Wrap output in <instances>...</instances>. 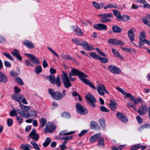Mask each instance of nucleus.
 Here are the masks:
<instances>
[{
  "instance_id": "obj_24",
  "label": "nucleus",
  "mask_w": 150,
  "mask_h": 150,
  "mask_svg": "<svg viewBox=\"0 0 150 150\" xmlns=\"http://www.w3.org/2000/svg\"><path fill=\"white\" fill-rule=\"evenodd\" d=\"M30 117H33V118H36L37 117L36 112L34 110L30 111L29 113L26 115V118H28Z\"/></svg>"
},
{
  "instance_id": "obj_16",
  "label": "nucleus",
  "mask_w": 150,
  "mask_h": 150,
  "mask_svg": "<svg viewBox=\"0 0 150 150\" xmlns=\"http://www.w3.org/2000/svg\"><path fill=\"white\" fill-rule=\"evenodd\" d=\"M11 53L13 57L17 58L18 60L20 61L22 60V57L21 56L18 51L16 49H14L13 51H11Z\"/></svg>"
},
{
  "instance_id": "obj_22",
  "label": "nucleus",
  "mask_w": 150,
  "mask_h": 150,
  "mask_svg": "<svg viewBox=\"0 0 150 150\" xmlns=\"http://www.w3.org/2000/svg\"><path fill=\"white\" fill-rule=\"evenodd\" d=\"M101 133L99 132L91 137L89 139V142L91 143H93L96 141L98 138L101 135Z\"/></svg>"
},
{
  "instance_id": "obj_9",
  "label": "nucleus",
  "mask_w": 150,
  "mask_h": 150,
  "mask_svg": "<svg viewBox=\"0 0 150 150\" xmlns=\"http://www.w3.org/2000/svg\"><path fill=\"white\" fill-rule=\"evenodd\" d=\"M55 128L53 126L52 122H48L46 125L44 129V131L45 133H52L55 130Z\"/></svg>"
},
{
  "instance_id": "obj_4",
  "label": "nucleus",
  "mask_w": 150,
  "mask_h": 150,
  "mask_svg": "<svg viewBox=\"0 0 150 150\" xmlns=\"http://www.w3.org/2000/svg\"><path fill=\"white\" fill-rule=\"evenodd\" d=\"M63 76H62V79L63 83L64 84L65 87L66 88H68L72 86L67 75L66 74L64 71H62Z\"/></svg>"
},
{
  "instance_id": "obj_25",
  "label": "nucleus",
  "mask_w": 150,
  "mask_h": 150,
  "mask_svg": "<svg viewBox=\"0 0 150 150\" xmlns=\"http://www.w3.org/2000/svg\"><path fill=\"white\" fill-rule=\"evenodd\" d=\"M29 59L31 61L32 63L35 64H39L40 62L38 59L35 56L33 55Z\"/></svg>"
},
{
  "instance_id": "obj_57",
  "label": "nucleus",
  "mask_w": 150,
  "mask_h": 150,
  "mask_svg": "<svg viewBox=\"0 0 150 150\" xmlns=\"http://www.w3.org/2000/svg\"><path fill=\"white\" fill-rule=\"evenodd\" d=\"M72 137L73 136H69L65 137L64 141L63 143H64V144H66L67 141L72 139Z\"/></svg>"
},
{
  "instance_id": "obj_58",
  "label": "nucleus",
  "mask_w": 150,
  "mask_h": 150,
  "mask_svg": "<svg viewBox=\"0 0 150 150\" xmlns=\"http://www.w3.org/2000/svg\"><path fill=\"white\" fill-rule=\"evenodd\" d=\"M104 17L106 18H113V16L112 13H104Z\"/></svg>"
},
{
  "instance_id": "obj_47",
  "label": "nucleus",
  "mask_w": 150,
  "mask_h": 150,
  "mask_svg": "<svg viewBox=\"0 0 150 150\" xmlns=\"http://www.w3.org/2000/svg\"><path fill=\"white\" fill-rule=\"evenodd\" d=\"M97 125V123L95 121H92L90 122V127L91 128L96 129Z\"/></svg>"
},
{
  "instance_id": "obj_39",
  "label": "nucleus",
  "mask_w": 150,
  "mask_h": 150,
  "mask_svg": "<svg viewBox=\"0 0 150 150\" xmlns=\"http://www.w3.org/2000/svg\"><path fill=\"white\" fill-rule=\"evenodd\" d=\"M89 54L92 58L96 59H98L100 57L96 53L94 52H91Z\"/></svg>"
},
{
  "instance_id": "obj_55",
  "label": "nucleus",
  "mask_w": 150,
  "mask_h": 150,
  "mask_svg": "<svg viewBox=\"0 0 150 150\" xmlns=\"http://www.w3.org/2000/svg\"><path fill=\"white\" fill-rule=\"evenodd\" d=\"M24 63L25 65L26 66H30L31 67H33V65L28 59H26L24 61Z\"/></svg>"
},
{
  "instance_id": "obj_64",
  "label": "nucleus",
  "mask_w": 150,
  "mask_h": 150,
  "mask_svg": "<svg viewBox=\"0 0 150 150\" xmlns=\"http://www.w3.org/2000/svg\"><path fill=\"white\" fill-rule=\"evenodd\" d=\"M8 125L9 127L11 126L13 124V121L11 118H8L7 120Z\"/></svg>"
},
{
  "instance_id": "obj_60",
  "label": "nucleus",
  "mask_w": 150,
  "mask_h": 150,
  "mask_svg": "<svg viewBox=\"0 0 150 150\" xmlns=\"http://www.w3.org/2000/svg\"><path fill=\"white\" fill-rule=\"evenodd\" d=\"M144 6H143V8H148L150 9V5L145 0L144 1V2L143 3Z\"/></svg>"
},
{
  "instance_id": "obj_12",
  "label": "nucleus",
  "mask_w": 150,
  "mask_h": 150,
  "mask_svg": "<svg viewBox=\"0 0 150 150\" xmlns=\"http://www.w3.org/2000/svg\"><path fill=\"white\" fill-rule=\"evenodd\" d=\"M29 136L35 141H38L39 138V135L37 133L35 129L32 130L29 134Z\"/></svg>"
},
{
  "instance_id": "obj_28",
  "label": "nucleus",
  "mask_w": 150,
  "mask_h": 150,
  "mask_svg": "<svg viewBox=\"0 0 150 150\" xmlns=\"http://www.w3.org/2000/svg\"><path fill=\"white\" fill-rule=\"evenodd\" d=\"M7 80L6 76L3 73L0 72V82L6 83Z\"/></svg>"
},
{
  "instance_id": "obj_51",
  "label": "nucleus",
  "mask_w": 150,
  "mask_h": 150,
  "mask_svg": "<svg viewBox=\"0 0 150 150\" xmlns=\"http://www.w3.org/2000/svg\"><path fill=\"white\" fill-rule=\"evenodd\" d=\"M16 111L21 116L25 118H26L25 116L26 115H25V113L24 112L22 111L20 109H16Z\"/></svg>"
},
{
  "instance_id": "obj_15",
  "label": "nucleus",
  "mask_w": 150,
  "mask_h": 150,
  "mask_svg": "<svg viewBox=\"0 0 150 150\" xmlns=\"http://www.w3.org/2000/svg\"><path fill=\"white\" fill-rule=\"evenodd\" d=\"M72 27L74 32L77 35L81 36L83 35L84 33L80 28L75 26H73Z\"/></svg>"
},
{
  "instance_id": "obj_44",
  "label": "nucleus",
  "mask_w": 150,
  "mask_h": 150,
  "mask_svg": "<svg viewBox=\"0 0 150 150\" xmlns=\"http://www.w3.org/2000/svg\"><path fill=\"white\" fill-rule=\"evenodd\" d=\"M13 110H11L9 114L10 116H16H16L18 115L17 113L16 112V110L14 108H13Z\"/></svg>"
},
{
  "instance_id": "obj_46",
  "label": "nucleus",
  "mask_w": 150,
  "mask_h": 150,
  "mask_svg": "<svg viewBox=\"0 0 150 150\" xmlns=\"http://www.w3.org/2000/svg\"><path fill=\"white\" fill-rule=\"evenodd\" d=\"M42 71V68L40 66H38L35 68V72L36 74H39Z\"/></svg>"
},
{
  "instance_id": "obj_33",
  "label": "nucleus",
  "mask_w": 150,
  "mask_h": 150,
  "mask_svg": "<svg viewBox=\"0 0 150 150\" xmlns=\"http://www.w3.org/2000/svg\"><path fill=\"white\" fill-rule=\"evenodd\" d=\"M72 40L75 44L81 46L82 45L84 41L80 39H78L75 38L73 39Z\"/></svg>"
},
{
  "instance_id": "obj_61",
  "label": "nucleus",
  "mask_w": 150,
  "mask_h": 150,
  "mask_svg": "<svg viewBox=\"0 0 150 150\" xmlns=\"http://www.w3.org/2000/svg\"><path fill=\"white\" fill-rule=\"evenodd\" d=\"M16 119L18 122L21 124L23 122V118L21 116L18 117L17 115L16 117Z\"/></svg>"
},
{
  "instance_id": "obj_63",
  "label": "nucleus",
  "mask_w": 150,
  "mask_h": 150,
  "mask_svg": "<svg viewBox=\"0 0 150 150\" xmlns=\"http://www.w3.org/2000/svg\"><path fill=\"white\" fill-rule=\"evenodd\" d=\"M88 132V130H83L81 131V132L79 134V137H81L83 135L85 134L86 133Z\"/></svg>"
},
{
  "instance_id": "obj_32",
  "label": "nucleus",
  "mask_w": 150,
  "mask_h": 150,
  "mask_svg": "<svg viewBox=\"0 0 150 150\" xmlns=\"http://www.w3.org/2000/svg\"><path fill=\"white\" fill-rule=\"evenodd\" d=\"M31 146L28 144H21L20 146V148L23 150H30V148Z\"/></svg>"
},
{
  "instance_id": "obj_20",
  "label": "nucleus",
  "mask_w": 150,
  "mask_h": 150,
  "mask_svg": "<svg viewBox=\"0 0 150 150\" xmlns=\"http://www.w3.org/2000/svg\"><path fill=\"white\" fill-rule=\"evenodd\" d=\"M23 97V95L21 94H14L12 95V99L16 101L19 102H21V99Z\"/></svg>"
},
{
  "instance_id": "obj_52",
  "label": "nucleus",
  "mask_w": 150,
  "mask_h": 150,
  "mask_svg": "<svg viewBox=\"0 0 150 150\" xmlns=\"http://www.w3.org/2000/svg\"><path fill=\"white\" fill-rule=\"evenodd\" d=\"M98 59H99L100 61L102 63H106L108 62V59L107 58L99 57Z\"/></svg>"
},
{
  "instance_id": "obj_48",
  "label": "nucleus",
  "mask_w": 150,
  "mask_h": 150,
  "mask_svg": "<svg viewBox=\"0 0 150 150\" xmlns=\"http://www.w3.org/2000/svg\"><path fill=\"white\" fill-rule=\"evenodd\" d=\"M30 143L33 145V148L36 150H40V149L38 145L35 142L32 141L30 142Z\"/></svg>"
},
{
  "instance_id": "obj_7",
  "label": "nucleus",
  "mask_w": 150,
  "mask_h": 150,
  "mask_svg": "<svg viewBox=\"0 0 150 150\" xmlns=\"http://www.w3.org/2000/svg\"><path fill=\"white\" fill-rule=\"evenodd\" d=\"M108 69L111 73L115 74H119L121 73L120 69L116 66L113 65H110L108 66Z\"/></svg>"
},
{
  "instance_id": "obj_8",
  "label": "nucleus",
  "mask_w": 150,
  "mask_h": 150,
  "mask_svg": "<svg viewBox=\"0 0 150 150\" xmlns=\"http://www.w3.org/2000/svg\"><path fill=\"white\" fill-rule=\"evenodd\" d=\"M108 43L115 45H124V42L122 41L115 39H109Z\"/></svg>"
},
{
  "instance_id": "obj_37",
  "label": "nucleus",
  "mask_w": 150,
  "mask_h": 150,
  "mask_svg": "<svg viewBox=\"0 0 150 150\" xmlns=\"http://www.w3.org/2000/svg\"><path fill=\"white\" fill-rule=\"evenodd\" d=\"M66 130H64L61 131L59 133V134L60 135H67L72 134L75 132V131H72L69 132H66Z\"/></svg>"
},
{
  "instance_id": "obj_5",
  "label": "nucleus",
  "mask_w": 150,
  "mask_h": 150,
  "mask_svg": "<svg viewBox=\"0 0 150 150\" xmlns=\"http://www.w3.org/2000/svg\"><path fill=\"white\" fill-rule=\"evenodd\" d=\"M77 112L82 115H84L88 113V110L86 108L81 105L79 103H77L75 105Z\"/></svg>"
},
{
  "instance_id": "obj_14",
  "label": "nucleus",
  "mask_w": 150,
  "mask_h": 150,
  "mask_svg": "<svg viewBox=\"0 0 150 150\" xmlns=\"http://www.w3.org/2000/svg\"><path fill=\"white\" fill-rule=\"evenodd\" d=\"M116 116L123 122H127L128 120L127 117L121 112H118L116 114Z\"/></svg>"
},
{
  "instance_id": "obj_45",
  "label": "nucleus",
  "mask_w": 150,
  "mask_h": 150,
  "mask_svg": "<svg viewBox=\"0 0 150 150\" xmlns=\"http://www.w3.org/2000/svg\"><path fill=\"white\" fill-rule=\"evenodd\" d=\"M15 80L16 82L20 85H24V83L22 79L18 77H16L15 78Z\"/></svg>"
},
{
  "instance_id": "obj_19",
  "label": "nucleus",
  "mask_w": 150,
  "mask_h": 150,
  "mask_svg": "<svg viewBox=\"0 0 150 150\" xmlns=\"http://www.w3.org/2000/svg\"><path fill=\"white\" fill-rule=\"evenodd\" d=\"M23 44L29 49H32L35 47V46L31 42L28 40H26L23 42Z\"/></svg>"
},
{
  "instance_id": "obj_41",
  "label": "nucleus",
  "mask_w": 150,
  "mask_h": 150,
  "mask_svg": "<svg viewBox=\"0 0 150 150\" xmlns=\"http://www.w3.org/2000/svg\"><path fill=\"white\" fill-rule=\"evenodd\" d=\"M130 19V17L127 15H122L119 21H127Z\"/></svg>"
},
{
  "instance_id": "obj_35",
  "label": "nucleus",
  "mask_w": 150,
  "mask_h": 150,
  "mask_svg": "<svg viewBox=\"0 0 150 150\" xmlns=\"http://www.w3.org/2000/svg\"><path fill=\"white\" fill-rule=\"evenodd\" d=\"M49 93L51 95L52 98L55 99L56 96V93L54 92L53 90L51 88H49L48 90Z\"/></svg>"
},
{
  "instance_id": "obj_50",
  "label": "nucleus",
  "mask_w": 150,
  "mask_h": 150,
  "mask_svg": "<svg viewBox=\"0 0 150 150\" xmlns=\"http://www.w3.org/2000/svg\"><path fill=\"white\" fill-rule=\"evenodd\" d=\"M99 124L102 127H105V120L103 118H101L99 119Z\"/></svg>"
},
{
  "instance_id": "obj_29",
  "label": "nucleus",
  "mask_w": 150,
  "mask_h": 150,
  "mask_svg": "<svg viewBox=\"0 0 150 150\" xmlns=\"http://www.w3.org/2000/svg\"><path fill=\"white\" fill-rule=\"evenodd\" d=\"M112 29L115 33H119L121 32L122 31V28L117 25H114L112 28Z\"/></svg>"
},
{
  "instance_id": "obj_56",
  "label": "nucleus",
  "mask_w": 150,
  "mask_h": 150,
  "mask_svg": "<svg viewBox=\"0 0 150 150\" xmlns=\"http://www.w3.org/2000/svg\"><path fill=\"white\" fill-rule=\"evenodd\" d=\"M100 109L103 112H109V110L105 107L103 106H101L100 108Z\"/></svg>"
},
{
  "instance_id": "obj_31",
  "label": "nucleus",
  "mask_w": 150,
  "mask_h": 150,
  "mask_svg": "<svg viewBox=\"0 0 150 150\" xmlns=\"http://www.w3.org/2000/svg\"><path fill=\"white\" fill-rule=\"evenodd\" d=\"M40 125H39V128L43 127L47 122L46 120L44 118H41L39 120Z\"/></svg>"
},
{
  "instance_id": "obj_6",
  "label": "nucleus",
  "mask_w": 150,
  "mask_h": 150,
  "mask_svg": "<svg viewBox=\"0 0 150 150\" xmlns=\"http://www.w3.org/2000/svg\"><path fill=\"white\" fill-rule=\"evenodd\" d=\"M97 89L98 94L102 96L104 95V92L106 93L109 94V92L106 89L105 86L102 84H100L97 86Z\"/></svg>"
},
{
  "instance_id": "obj_1",
  "label": "nucleus",
  "mask_w": 150,
  "mask_h": 150,
  "mask_svg": "<svg viewBox=\"0 0 150 150\" xmlns=\"http://www.w3.org/2000/svg\"><path fill=\"white\" fill-rule=\"evenodd\" d=\"M72 76H78L81 81L86 84L88 85L90 87L94 89H96V87L89 80L86 78H83L84 77H88V75L85 74L83 72L80 71L78 69L74 68L72 69L69 74V77L71 81H75V79L72 77Z\"/></svg>"
},
{
  "instance_id": "obj_10",
  "label": "nucleus",
  "mask_w": 150,
  "mask_h": 150,
  "mask_svg": "<svg viewBox=\"0 0 150 150\" xmlns=\"http://www.w3.org/2000/svg\"><path fill=\"white\" fill-rule=\"evenodd\" d=\"M147 111V106L146 105H143L140 106L138 109V112L141 116L145 115Z\"/></svg>"
},
{
  "instance_id": "obj_59",
  "label": "nucleus",
  "mask_w": 150,
  "mask_h": 150,
  "mask_svg": "<svg viewBox=\"0 0 150 150\" xmlns=\"http://www.w3.org/2000/svg\"><path fill=\"white\" fill-rule=\"evenodd\" d=\"M88 45L86 41H84L81 46H83L84 49L88 50Z\"/></svg>"
},
{
  "instance_id": "obj_11",
  "label": "nucleus",
  "mask_w": 150,
  "mask_h": 150,
  "mask_svg": "<svg viewBox=\"0 0 150 150\" xmlns=\"http://www.w3.org/2000/svg\"><path fill=\"white\" fill-rule=\"evenodd\" d=\"M117 9L118 10L122 9L123 8V7H121L120 6L114 3V4H108L104 7V9H106L108 8H113Z\"/></svg>"
},
{
  "instance_id": "obj_23",
  "label": "nucleus",
  "mask_w": 150,
  "mask_h": 150,
  "mask_svg": "<svg viewBox=\"0 0 150 150\" xmlns=\"http://www.w3.org/2000/svg\"><path fill=\"white\" fill-rule=\"evenodd\" d=\"M128 35L131 42L134 40L135 34L132 29H130L129 30L128 32Z\"/></svg>"
},
{
  "instance_id": "obj_27",
  "label": "nucleus",
  "mask_w": 150,
  "mask_h": 150,
  "mask_svg": "<svg viewBox=\"0 0 150 150\" xmlns=\"http://www.w3.org/2000/svg\"><path fill=\"white\" fill-rule=\"evenodd\" d=\"M97 145L99 147H104V139L103 137H101L98 138Z\"/></svg>"
},
{
  "instance_id": "obj_21",
  "label": "nucleus",
  "mask_w": 150,
  "mask_h": 150,
  "mask_svg": "<svg viewBox=\"0 0 150 150\" xmlns=\"http://www.w3.org/2000/svg\"><path fill=\"white\" fill-rule=\"evenodd\" d=\"M66 95V91L63 90L62 93L59 91H57V100H59L64 97Z\"/></svg>"
},
{
  "instance_id": "obj_40",
  "label": "nucleus",
  "mask_w": 150,
  "mask_h": 150,
  "mask_svg": "<svg viewBox=\"0 0 150 150\" xmlns=\"http://www.w3.org/2000/svg\"><path fill=\"white\" fill-rule=\"evenodd\" d=\"M17 69L18 71V72H16L13 71H11L10 72V74L11 76L13 77L16 76H17L20 73V69L18 68H17Z\"/></svg>"
},
{
  "instance_id": "obj_49",
  "label": "nucleus",
  "mask_w": 150,
  "mask_h": 150,
  "mask_svg": "<svg viewBox=\"0 0 150 150\" xmlns=\"http://www.w3.org/2000/svg\"><path fill=\"white\" fill-rule=\"evenodd\" d=\"M95 50L101 56L106 57V55L103 52L101 51L98 48H95Z\"/></svg>"
},
{
  "instance_id": "obj_36",
  "label": "nucleus",
  "mask_w": 150,
  "mask_h": 150,
  "mask_svg": "<svg viewBox=\"0 0 150 150\" xmlns=\"http://www.w3.org/2000/svg\"><path fill=\"white\" fill-rule=\"evenodd\" d=\"M112 51L113 54L115 56L120 59L122 58V56L114 48L112 49Z\"/></svg>"
},
{
  "instance_id": "obj_34",
  "label": "nucleus",
  "mask_w": 150,
  "mask_h": 150,
  "mask_svg": "<svg viewBox=\"0 0 150 150\" xmlns=\"http://www.w3.org/2000/svg\"><path fill=\"white\" fill-rule=\"evenodd\" d=\"M109 106L112 110L115 111L117 108L116 103L114 101L111 102L109 105Z\"/></svg>"
},
{
  "instance_id": "obj_54",
  "label": "nucleus",
  "mask_w": 150,
  "mask_h": 150,
  "mask_svg": "<svg viewBox=\"0 0 150 150\" xmlns=\"http://www.w3.org/2000/svg\"><path fill=\"white\" fill-rule=\"evenodd\" d=\"M140 145L141 144H140L135 145L132 146L130 149V150H136L140 148Z\"/></svg>"
},
{
  "instance_id": "obj_13",
  "label": "nucleus",
  "mask_w": 150,
  "mask_h": 150,
  "mask_svg": "<svg viewBox=\"0 0 150 150\" xmlns=\"http://www.w3.org/2000/svg\"><path fill=\"white\" fill-rule=\"evenodd\" d=\"M93 27L95 29L99 30H105L107 28V25L102 23H98L94 25L93 26Z\"/></svg>"
},
{
  "instance_id": "obj_3",
  "label": "nucleus",
  "mask_w": 150,
  "mask_h": 150,
  "mask_svg": "<svg viewBox=\"0 0 150 150\" xmlns=\"http://www.w3.org/2000/svg\"><path fill=\"white\" fill-rule=\"evenodd\" d=\"M85 98L88 104L92 108L96 107L95 103L96 102V100L93 95L89 93L85 97Z\"/></svg>"
},
{
  "instance_id": "obj_26",
  "label": "nucleus",
  "mask_w": 150,
  "mask_h": 150,
  "mask_svg": "<svg viewBox=\"0 0 150 150\" xmlns=\"http://www.w3.org/2000/svg\"><path fill=\"white\" fill-rule=\"evenodd\" d=\"M112 12L114 15L116 17V20L119 21L121 17V14L120 11L117 10L113 9L112 10Z\"/></svg>"
},
{
  "instance_id": "obj_18",
  "label": "nucleus",
  "mask_w": 150,
  "mask_h": 150,
  "mask_svg": "<svg viewBox=\"0 0 150 150\" xmlns=\"http://www.w3.org/2000/svg\"><path fill=\"white\" fill-rule=\"evenodd\" d=\"M146 35L145 32L144 31H142L140 33L139 35V47H141V43L142 42H143V41L145 40Z\"/></svg>"
},
{
  "instance_id": "obj_42",
  "label": "nucleus",
  "mask_w": 150,
  "mask_h": 150,
  "mask_svg": "<svg viewBox=\"0 0 150 150\" xmlns=\"http://www.w3.org/2000/svg\"><path fill=\"white\" fill-rule=\"evenodd\" d=\"M61 115L63 117L69 118L71 117L70 114L67 112H65L61 114Z\"/></svg>"
},
{
  "instance_id": "obj_17",
  "label": "nucleus",
  "mask_w": 150,
  "mask_h": 150,
  "mask_svg": "<svg viewBox=\"0 0 150 150\" xmlns=\"http://www.w3.org/2000/svg\"><path fill=\"white\" fill-rule=\"evenodd\" d=\"M44 77L47 80H49L50 82L52 84H55L56 83L55 77L53 75L50 74L49 76H45Z\"/></svg>"
},
{
  "instance_id": "obj_2",
  "label": "nucleus",
  "mask_w": 150,
  "mask_h": 150,
  "mask_svg": "<svg viewBox=\"0 0 150 150\" xmlns=\"http://www.w3.org/2000/svg\"><path fill=\"white\" fill-rule=\"evenodd\" d=\"M123 95H125L124 97L125 99H126V98H129L131 100L134 101V103L132 104V103L130 102H128L127 103V106L129 108L131 107L133 109L135 110H137V109L136 108L135 106L139 102H142V98L138 97L137 100H136L132 96V95L130 93H127L126 94L125 92L123 89L120 92Z\"/></svg>"
},
{
  "instance_id": "obj_62",
  "label": "nucleus",
  "mask_w": 150,
  "mask_h": 150,
  "mask_svg": "<svg viewBox=\"0 0 150 150\" xmlns=\"http://www.w3.org/2000/svg\"><path fill=\"white\" fill-rule=\"evenodd\" d=\"M64 58L66 59L67 60H70L72 61V59H73V57L69 55H64Z\"/></svg>"
},
{
  "instance_id": "obj_38",
  "label": "nucleus",
  "mask_w": 150,
  "mask_h": 150,
  "mask_svg": "<svg viewBox=\"0 0 150 150\" xmlns=\"http://www.w3.org/2000/svg\"><path fill=\"white\" fill-rule=\"evenodd\" d=\"M52 140L51 138L50 137H47L45 142H44L43 144V146L45 147H47L51 142Z\"/></svg>"
},
{
  "instance_id": "obj_43",
  "label": "nucleus",
  "mask_w": 150,
  "mask_h": 150,
  "mask_svg": "<svg viewBox=\"0 0 150 150\" xmlns=\"http://www.w3.org/2000/svg\"><path fill=\"white\" fill-rule=\"evenodd\" d=\"M100 21L102 23H105L107 22H110L111 20L109 18H106L105 17H103L100 19Z\"/></svg>"
},
{
  "instance_id": "obj_30",
  "label": "nucleus",
  "mask_w": 150,
  "mask_h": 150,
  "mask_svg": "<svg viewBox=\"0 0 150 150\" xmlns=\"http://www.w3.org/2000/svg\"><path fill=\"white\" fill-rule=\"evenodd\" d=\"M92 3L93 6L97 9H100L102 8L104 5V4L103 3L99 4L98 3L95 1H93Z\"/></svg>"
},
{
  "instance_id": "obj_53",
  "label": "nucleus",
  "mask_w": 150,
  "mask_h": 150,
  "mask_svg": "<svg viewBox=\"0 0 150 150\" xmlns=\"http://www.w3.org/2000/svg\"><path fill=\"white\" fill-rule=\"evenodd\" d=\"M142 21L144 23L148 26L150 27V22L149 21L148 19L145 17L142 18Z\"/></svg>"
}]
</instances>
